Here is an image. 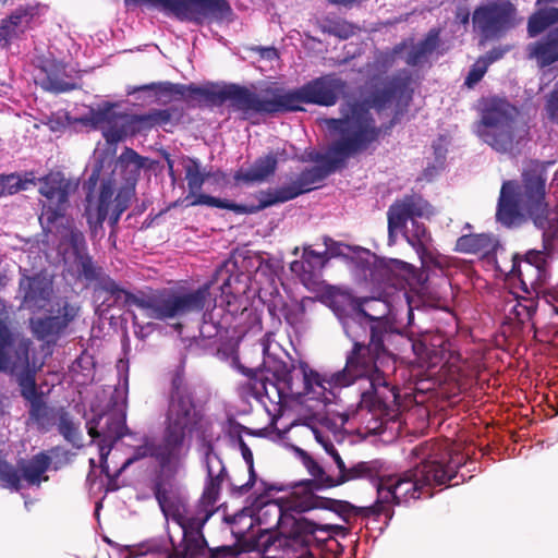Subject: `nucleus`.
<instances>
[{
    "instance_id": "nucleus-48",
    "label": "nucleus",
    "mask_w": 558,
    "mask_h": 558,
    "mask_svg": "<svg viewBox=\"0 0 558 558\" xmlns=\"http://www.w3.org/2000/svg\"><path fill=\"white\" fill-rule=\"evenodd\" d=\"M0 480L13 490H19L20 476L15 469L9 463L0 460Z\"/></svg>"
},
{
    "instance_id": "nucleus-45",
    "label": "nucleus",
    "mask_w": 558,
    "mask_h": 558,
    "mask_svg": "<svg viewBox=\"0 0 558 558\" xmlns=\"http://www.w3.org/2000/svg\"><path fill=\"white\" fill-rule=\"evenodd\" d=\"M318 508H326L325 502L313 494H306L292 501L291 505V509L296 513H304Z\"/></svg>"
},
{
    "instance_id": "nucleus-42",
    "label": "nucleus",
    "mask_w": 558,
    "mask_h": 558,
    "mask_svg": "<svg viewBox=\"0 0 558 558\" xmlns=\"http://www.w3.org/2000/svg\"><path fill=\"white\" fill-rule=\"evenodd\" d=\"M239 448H240L241 454L247 465L248 474H250L248 480L245 484L234 488L236 490V494L239 496H241V495L246 494L257 483H256V473L254 471L253 452H252L251 448L243 439L239 440Z\"/></svg>"
},
{
    "instance_id": "nucleus-8",
    "label": "nucleus",
    "mask_w": 558,
    "mask_h": 558,
    "mask_svg": "<svg viewBox=\"0 0 558 558\" xmlns=\"http://www.w3.org/2000/svg\"><path fill=\"white\" fill-rule=\"evenodd\" d=\"M151 90L161 95L185 96L186 92L192 95L201 96L213 104H222L230 101L233 110L240 111L244 119L256 113L274 114L283 112L282 89L268 90L265 97L235 84L210 85L199 87L194 84L181 85L170 82L150 83L135 87L129 90V94L135 92Z\"/></svg>"
},
{
    "instance_id": "nucleus-63",
    "label": "nucleus",
    "mask_w": 558,
    "mask_h": 558,
    "mask_svg": "<svg viewBox=\"0 0 558 558\" xmlns=\"http://www.w3.org/2000/svg\"><path fill=\"white\" fill-rule=\"evenodd\" d=\"M328 1L333 4L350 5L353 2H355L356 0H328Z\"/></svg>"
},
{
    "instance_id": "nucleus-34",
    "label": "nucleus",
    "mask_w": 558,
    "mask_h": 558,
    "mask_svg": "<svg viewBox=\"0 0 558 558\" xmlns=\"http://www.w3.org/2000/svg\"><path fill=\"white\" fill-rule=\"evenodd\" d=\"M50 465V458L45 453H38L34 456L27 462L21 464L20 470H15L20 476V487L22 488V482H26L27 485L39 486L40 482L47 481L46 472Z\"/></svg>"
},
{
    "instance_id": "nucleus-49",
    "label": "nucleus",
    "mask_w": 558,
    "mask_h": 558,
    "mask_svg": "<svg viewBox=\"0 0 558 558\" xmlns=\"http://www.w3.org/2000/svg\"><path fill=\"white\" fill-rule=\"evenodd\" d=\"M487 69L488 65L484 62V60L478 58L477 61L472 65L465 78V85H468L469 87H473L483 78V76L487 72Z\"/></svg>"
},
{
    "instance_id": "nucleus-29",
    "label": "nucleus",
    "mask_w": 558,
    "mask_h": 558,
    "mask_svg": "<svg viewBox=\"0 0 558 558\" xmlns=\"http://www.w3.org/2000/svg\"><path fill=\"white\" fill-rule=\"evenodd\" d=\"M23 304L29 310L44 308L52 292L51 281L44 275L23 276L20 280Z\"/></svg>"
},
{
    "instance_id": "nucleus-35",
    "label": "nucleus",
    "mask_w": 558,
    "mask_h": 558,
    "mask_svg": "<svg viewBox=\"0 0 558 558\" xmlns=\"http://www.w3.org/2000/svg\"><path fill=\"white\" fill-rule=\"evenodd\" d=\"M439 44V31L430 29L426 37L418 41L417 44H413L408 51L404 60L407 64L415 66L427 61L428 57L434 52Z\"/></svg>"
},
{
    "instance_id": "nucleus-52",
    "label": "nucleus",
    "mask_w": 558,
    "mask_h": 558,
    "mask_svg": "<svg viewBox=\"0 0 558 558\" xmlns=\"http://www.w3.org/2000/svg\"><path fill=\"white\" fill-rule=\"evenodd\" d=\"M19 36L14 32V29L10 26L7 19L0 21V48H4L9 46L11 40L17 38Z\"/></svg>"
},
{
    "instance_id": "nucleus-55",
    "label": "nucleus",
    "mask_w": 558,
    "mask_h": 558,
    "mask_svg": "<svg viewBox=\"0 0 558 558\" xmlns=\"http://www.w3.org/2000/svg\"><path fill=\"white\" fill-rule=\"evenodd\" d=\"M407 48V44L402 43L396 46L392 51L380 53V58L385 65L389 66L393 63L397 56L401 54L403 49Z\"/></svg>"
},
{
    "instance_id": "nucleus-12",
    "label": "nucleus",
    "mask_w": 558,
    "mask_h": 558,
    "mask_svg": "<svg viewBox=\"0 0 558 558\" xmlns=\"http://www.w3.org/2000/svg\"><path fill=\"white\" fill-rule=\"evenodd\" d=\"M475 132L496 151L510 153L526 137L527 128L518 119L515 107L494 97L483 101Z\"/></svg>"
},
{
    "instance_id": "nucleus-28",
    "label": "nucleus",
    "mask_w": 558,
    "mask_h": 558,
    "mask_svg": "<svg viewBox=\"0 0 558 558\" xmlns=\"http://www.w3.org/2000/svg\"><path fill=\"white\" fill-rule=\"evenodd\" d=\"M66 66L53 59H45L35 75V82L43 89L52 93H64L75 88V84L69 81Z\"/></svg>"
},
{
    "instance_id": "nucleus-19",
    "label": "nucleus",
    "mask_w": 558,
    "mask_h": 558,
    "mask_svg": "<svg viewBox=\"0 0 558 558\" xmlns=\"http://www.w3.org/2000/svg\"><path fill=\"white\" fill-rule=\"evenodd\" d=\"M318 416H320L318 425L314 422V418H307L305 425L311 428L316 441L332 458L341 475V482L360 478V476H371L377 472L378 462L376 461L359 462L348 469L332 442V438L336 437L333 430L336 424L331 423L326 416H322V413H318Z\"/></svg>"
},
{
    "instance_id": "nucleus-4",
    "label": "nucleus",
    "mask_w": 558,
    "mask_h": 558,
    "mask_svg": "<svg viewBox=\"0 0 558 558\" xmlns=\"http://www.w3.org/2000/svg\"><path fill=\"white\" fill-rule=\"evenodd\" d=\"M410 265L391 259L388 263L376 266L375 271L379 272L387 284L393 287L396 292L391 296L350 299L349 303L359 310H363L364 316L372 324L380 323V332H385L384 339L390 344L392 340L400 343V352L410 349L416 357L421 367H436L441 363H448L452 354L449 350V342L439 335H424L421 338H407L401 330L412 324L413 310L408 293L398 288L402 286L399 274L409 270Z\"/></svg>"
},
{
    "instance_id": "nucleus-64",
    "label": "nucleus",
    "mask_w": 558,
    "mask_h": 558,
    "mask_svg": "<svg viewBox=\"0 0 558 558\" xmlns=\"http://www.w3.org/2000/svg\"><path fill=\"white\" fill-rule=\"evenodd\" d=\"M542 3H558V0H537V4Z\"/></svg>"
},
{
    "instance_id": "nucleus-7",
    "label": "nucleus",
    "mask_w": 558,
    "mask_h": 558,
    "mask_svg": "<svg viewBox=\"0 0 558 558\" xmlns=\"http://www.w3.org/2000/svg\"><path fill=\"white\" fill-rule=\"evenodd\" d=\"M546 178L538 168L523 172L522 184L508 181L501 186L496 217L506 227L519 226L531 218L543 231L545 243L558 238V213L545 202Z\"/></svg>"
},
{
    "instance_id": "nucleus-43",
    "label": "nucleus",
    "mask_w": 558,
    "mask_h": 558,
    "mask_svg": "<svg viewBox=\"0 0 558 558\" xmlns=\"http://www.w3.org/2000/svg\"><path fill=\"white\" fill-rule=\"evenodd\" d=\"M183 544H185L184 541H183ZM136 551L138 555L157 554V555H161L163 558H168V556H171L174 554H180L182 556H185V545H183L182 551L177 550L173 553H169L168 548L166 546V543L161 538H151V539L141 543L137 546Z\"/></svg>"
},
{
    "instance_id": "nucleus-61",
    "label": "nucleus",
    "mask_w": 558,
    "mask_h": 558,
    "mask_svg": "<svg viewBox=\"0 0 558 558\" xmlns=\"http://www.w3.org/2000/svg\"><path fill=\"white\" fill-rule=\"evenodd\" d=\"M338 28L339 29L337 32V35L341 38H348L350 35L353 34V29H352L351 25L343 24V25H339Z\"/></svg>"
},
{
    "instance_id": "nucleus-10",
    "label": "nucleus",
    "mask_w": 558,
    "mask_h": 558,
    "mask_svg": "<svg viewBox=\"0 0 558 558\" xmlns=\"http://www.w3.org/2000/svg\"><path fill=\"white\" fill-rule=\"evenodd\" d=\"M145 161L146 159L135 150L125 148L117 162V168L120 169L121 177L124 180V184L119 189L117 196L112 199L116 191V179L113 178L101 181L97 201L93 199L90 193L87 194L84 215L92 232L101 228L106 219L109 220L111 226L118 223L135 194V185Z\"/></svg>"
},
{
    "instance_id": "nucleus-1",
    "label": "nucleus",
    "mask_w": 558,
    "mask_h": 558,
    "mask_svg": "<svg viewBox=\"0 0 558 558\" xmlns=\"http://www.w3.org/2000/svg\"><path fill=\"white\" fill-rule=\"evenodd\" d=\"M333 311L353 348L347 353L343 369L329 377L303 368L305 392L327 407L336 401L337 389L355 385L360 411H366L375 421L369 428L383 433L389 423H397L400 413L396 353L384 339L380 323L372 324L363 310L348 302L344 307L336 305Z\"/></svg>"
},
{
    "instance_id": "nucleus-24",
    "label": "nucleus",
    "mask_w": 558,
    "mask_h": 558,
    "mask_svg": "<svg viewBox=\"0 0 558 558\" xmlns=\"http://www.w3.org/2000/svg\"><path fill=\"white\" fill-rule=\"evenodd\" d=\"M77 315V308L66 301L59 304L57 313L31 319L34 336L47 343H54Z\"/></svg>"
},
{
    "instance_id": "nucleus-9",
    "label": "nucleus",
    "mask_w": 558,
    "mask_h": 558,
    "mask_svg": "<svg viewBox=\"0 0 558 558\" xmlns=\"http://www.w3.org/2000/svg\"><path fill=\"white\" fill-rule=\"evenodd\" d=\"M39 181V193L46 198L39 222L46 232L54 233L59 240L58 250L64 256L82 257L86 251V241L73 220L64 216L69 196L77 184L61 172H51Z\"/></svg>"
},
{
    "instance_id": "nucleus-13",
    "label": "nucleus",
    "mask_w": 558,
    "mask_h": 558,
    "mask_svg": "<svg viewBox=\"0 0 558 558\" xmlns=\"http://www.w3.org/2000/svg\"><path fill=\"white\" fill-rule=\"evenodd\" d=\"M202 413L197 409L190 388L179 377L172 381L162 436L168 444V452L172 458L181 454L186 458L189 447L185 446L187 435L198 427Z\"/></svg>"
},
{
    "instance_id": "nucleus-3",
    "label": "nucleus",
    "mask_w": 558,
    "mask_h": 558,
    "mask_svg": "<svg viewBox=\"0 0 558 558\" xmlns=\"http://www.w3.org/2000/svg\"><path fill=\"white\" fill-rule=\"evenodd\" d=\"M410 98L408 83L401 78H391L364 102L342 108L341 118L325 119L324 125L333 138L327 154L316 155L313 160L318 165L303 170L291 184L264 195L259 199V208L284 203L312 191L349 158L367 150L381 135V128L377 125L369 109L379 112L395 102L399 105L403 99L408 102Z\"/></svg>"
},
{
    "instance_id": "nucleus-54",
    "label": "nucleus",
    "mask_w": 558,
    "mask_h": 558,
    "mask_svg": "<svg viewBox=\"0 0 558 558\" xmlns=\"http://www.w3.org/2000/svg\"><path fill=\"white\" fill-rule=\"evenodd\" d=\"M512 311L515 314L517 318L520 319L521 322L530 319L535 313L533 304L523 305L519 302L513 306Z\"/></svg>"
},
{
    "instance_id": "nucleus-16",
    "label": "nucleus",
    "mask_w": 558,
    "mask_h": 558,
    "mask_svg": "<svg viewBox=\"0 0 558 558\" xmlns=\"http://www.w3.org/2000/svg\"><path fill=\"white\" fill-rule=\"evenodd\" d=\"M126 7L147 5L180 21L202 23L208 17L222 19L230 12L226 0H124Z\"/></svg>"
},
{
    "instance_id": "nucleus-2",
    "label": "nucleus",
    "mask_w": 558,
    "mask_h": 558,
    "mask_svg": "<svg viewBox=\"0 0 558 558\" xmlns=\"http://www.w3.org/2000/svg\"><path fill=\"white\" fill-rule=\"evenodd\" d=\"M216 277L222 280L218 288V298H214V281L198 288L180 286L154 292L132 293L116 281L108 280L104 282V289L116 302L135 306L150 319L168 322L204 311L199 338L195 340V344L202 345L204 350H211L213 345L221 344L228 338L255 333L262 329L260 317L245 295L247 283L239 275L229 274L223 268L217 270Z\"/></svg>"
},
{
    "instance_id": "nucleus-50",
    "label": "nucleus",
    "mask_w": 558,
    "mask_h": 558,
    "mask_svg": "<svg viewBox=\"0 0 558 558\" xmlns=\"http://www.w3.org/2000/svg\"><path fill=\"white\" fill-rule=\"evenodd\" d=\"M217 356L229 363V365L232 368H236L239 371H242V366L239 361V356L233 348H217Z\"/></svg>"
},
{
    "instance_id": "nucleus-21",
    "label": "nucleus",
    "mask_w": 558,
    "mask_h": 558,
    "mask_svg": "<svg viewBox=\"0 0 558 558\" xmlns=\"http://www.w3.org/2000/svg\"><path fill=\"white\" fill-rule=\"evenodd\" d=\"M548 254L544 251L532 250L525 254L524 259H513L512 275L518 277L522 288L529 292L541 289L548 278Z\"/></svg>"
},
{
    "instance_id": "nucleus-26",
    "label": "nucleus",
    "mask_w": 558,
    "mask_h": 558,
    "mask_svg": "<svg viewBox=\"0 0 558 558\" xmlns=\"http://www.w3.org/2000/svg\"><path fill=\"white\" fill-rule=\"evenodd\" d=\"M203 463L207 472V482L202 495V504L207 505L209 510L215 511V505L227 471L221 458L211 447L206 448Z\"/></svg>"
},
{
    "instance_id": "nucleus-40",
    "label": "nucleus",
    "mask_w": 558,
    "mask_h": 558,
    "mask_svg": "<svg viewBox=\"0 0 558 558\" xmlns=\"http://www.w3.org/2000/svg\"><path fill=\"white\" fill-rule=\"evenodd\" d=\"M171 119V114L165 109H154L141 116L130 117V132L134 131L135 126L153 128L156 125H165Z\"/></svg>"
},
{
    "instance_id": "nucleus-33",
    "label": "nucleus",
    "mask_w": 558,
    "mask_h": 558,
    "mask_svg": "<svg viewBox=\"0 0 558 558\" xmlns=\"http://www.w3.org/2000/svg\"><path fill=\"white\" fill-rule=\"evenodd\" d=\"M292 519L295 534L303 535L305 543L328 538L342 530L340 525L317 523L303 517Z\"/></svg>"
},
{
    "instance_id": "nucleus-15",
    "label": "nucleus",
    "mask_w": 558,
    "mask_h": 558,
    "mask_svg": "<svg viewBox=\"0 0 558 558\" xmlns=\"http://www.w3.org/2000/svg\"><path fill=\"white\" fill-rule=\"evenodd\" d=\"M272 333L268 332L260 341L264 359H270L272 353ZM267 360L264 365L267 371H256L246 378V386L251 390V395L257 401L266 405V401L271 404H280L288 390L292 389L291 373L287 365L280 361H272V366H267Z\"/></svg>"
},
{
    "instance_id": "nucleus-30",
    "label": "nucleus",
    "mask_w": 558,
    "mask_h": 558,
    "mask_svg": "<svg viewBox=\"0 0 558 558\" xmlns=\"http://www.w3.org/2000/svg\"><path fill=\"white\" fill-rule=\"evenodd\" d=\"M289 157L290 155L284 148L270 151L256 159L248 169L241 170L236 174V179L247 183L264 182L275 173L278 162L287 160Z\"/></svg>"
},
{
    "instance_id": "nucleus-41",
    "label": "nucleus",
    "mask_w": 558,
    "mask_h": 558,
    "mask_svg": "<svg viewBox=\"0 0 558 558\" xmlns=\"http://www.w3.org/2000/svg\"><path fill=\"white\" fill-rule=\"evenodd\" d=\"M315 303L313 299L306 298L301 302H294L286 305L283 308V316L286 322L295 330L304 328L305 324V310L306 305Z\"/></svg>"
},
{
    "instance_id": "nucleus-25",
    "label": "nucleus",
    "mask_w": 558,
    "mask_h": 558,
    "mask_svg": "<svg viewBox=\"0 0 558 558\" xmlns=\"http://www.w3.org/2000/svg\"><path fill=\"white\" fill-rule=\"evenodd\" d=\"M324 243L326 251L323 253L316 252L311 246H304V252L301 260H293L290 265L291 271L296 275L305 287H311L316 283L319 271L322 270L326 256L336 254L331 245L335 244L330 238H325Z\"/></svg>"
},
{
    "instance_id": "nucleus-20",
    "label": "nucleus",
    "mask_w": 558,
    "mask_h": 558,
    "mask_svg": "<svg viewBox=\"0 0 558 558\" xmlns=\"http://www.w3.org/2000/svg\"><path fill=\"white\" fill-rule=\"evenodd\" d=\"M184 173L189 187V195L186 196V199H191L189 203L190 206L206 205L210 207L229 209L238 214L247 213L245 206L199 193L209 174L203 171L198 159L189 158L184 165Z\"/></svg>"
},
{
    "instance_id": "nucleus-57",
    "label": "nucleus",
    "mask_w": 558,
    "mask_h": 558,
    "mask_svg": "<svg viewBox=\"0 0 558 558\" xmlns=\"http://www.w3.org/2000/svg\"><path fill=\"white\" fill-rule=\"evenodd\" d=\"M305 464H306L310 473L314 477L319 478L323 475L324 471H323L322 466L318 465L315 461L308 459V461H306Z\"/></svg>"
},
{
    "instance_id": "nucleus-23",
    "label": "nucleus",
    "mask_w": 558,
    "mask_h": 558,
    "mask_svg": "<svg viewBox=\"0 0 558 558\" xmlns=\"http://www.w3.org/2000/svg\"><path fill=\"white\" fill-rule=\"evenodd\" d=\"M85 122L99 129L107 143L111 145L121 142L130 132V116L116 112L109 104L92 110Z\"/></svg>"
},
{
    "instance_id": "nucleus-36",
    "label": "nucleus",
    "mask_w": 558,
    "mask_h": 558,
    "mask_svg": "<svg viewBox=\"0 0 558 558\" xmlns=\"http://www.w3.org/2000/svg\"><path fill=\"white\" fill-rule=\"evenodd\" d=\"M496 240L488 234H466L457 240L456 247L462 253L487 255L496 247Z\"/></svg>"
},
{
    "instance_id": "nucleus-5",
    "label": "nucleus",
    "mask_w": 558,
    "mask_h": 558,
    "mask_svg": "<svg viewBox=\"0 0 558 558\" xmlns=\"http://www.w3.org/2000/svg\"><path fill=\"white\" fill-rule=\"evenodd\" d=\"M413 454L421 460L414 469L400 475L380 477L381 464L377 472L365 477L376 482L377 500L369 507V512L391 518L390 506L407 504L411 499L432 497V488L450 483L457 477V470L463 457L452 453L447 441H425L413 449ZM377 462V460H375Z\"/></svg>"
},
{
    "instance_id": "nucleus-59",
    "label": "nucleus",
    "mask_w": 558,
    "mask_h": 558,
    "mask_svg": "<svg viewBox=\"0 0 558 558\" xmlns=\"http://www.w3.org/2000/svg\"><path fill=\"white\" fill-rule=\"evenodd\" d=\"M65 125L61 116L52 117L49 119V126L52 131H58Z\"/></svg>"
},
{
    "instance_id": "nucleus-47",
    "label": "nucleus",
    "mask_w": 558,
    "mask_h": 558,
    "mask_svg": "<svg viewBox=\"0 0 558 558\" xmlns=\"http://www.w3.org/2000/svg\"><path fill=\"white\" fill-rule=\"evenodd\" d=\"M29 402V416L39 425H44L48 417V407L46 405L41 396L28 401Z\"/></svg>"
},
{
    "instance_id": "nucleus-53",
    "label": "nucleus",
    "mask_w": 558,
    "mask_h": 558,
    "mask_svg": "<svg viewBox=\"0 0 558 558\" xmlns=\"http://www.w3.org/2000/svg\"><path fill=\"white\" fill-rule=\"evenodd\" d=\"M509 51V47H495L489 50L485 56L481 57L482 60L489 66L492 63L501 59Z\"/></svg>"
},
{
    "instance_id": "nucleus-38",
    "label": "nucleus",
    "mask_w": 558,
    "mask_h": 558,
    "mask_svg": "<svg viewBox=\"0 0 558 558\" xmlns=\"http://www.w3.org/2000/svg\"><path fill=\"white\" fill-rule=\"evenodd\" d=\"M555 23H558V8L541 9L529 17L527 35L534 38Z\"/></svg>"
},
{
    "instance_id": "nucleus-27",
    "label": "nucleus",
    "mask_w": 558,
    "mask_h": 558,
    "mask_svg": "<svg viewBox=\"0 0 558 558\" xmlns=\"http://www.w3.org/2000/svg\"><path fill=\"white\" fill-rule=\"evenodd\" d=\"M168 447L163 436L158 444L146 439L143 445L135 448L133 456L123 462L121 468L116 472V476L120 475L134 461L146 457H153L157 461L159 471L175 469L180 463V459L183 457L180 454L179 458H172L168 452Z\"/></svg>"
},
{
    "instance_id": "nucleus-60",
    "label": "nucleus",
    "mask_w": 558,
    "mask_h": 558,
    "mask_svg": "<svg viewBox=\"0 0 558 558\" xmlns=\"http://www.w3.org/2000/svg\"><path fill=\"white\" fill-rule=\"evenodd\" d=\"M99 177V169H94L88 181L86 182V187L89 192L95 187Z\"/></svg>"
},
{
    "instance_id": "nucleus-37",
    "label": "nucleus",
    "mask_w": 558,
    "mask_h": 558,
    "mask_svg": "<svg viewBox=\"0 0 558 558\" xmlns=\"http://www.w3.org/2000/svg\"><path fill=\"white\" fill-rule=\"evenodd\" d=\"M254 517L255 522L266 532L283 525L286 520L281 506L275 501L264 502Z\"/></svg>"
},
{
    "instance_id": "nucleus-17",
    "label": "nucleus",
    "mask_w": 558,
    "mask_h": 558,
    "mask_svg": "<svg viewBox=\"0 0 558 558\" xmlns=\"http://www.w3.org/2000/svg\"><path fill=\"white\" fill-rule=\"evenodd\" d=\"M345 83L336 75H325L312 80L303 86L284 92L282 90V102L284 111L303 110L302 104L318 106H333L344 93Z\"/></svg>"
},
{
    "instance_id": "nucleus-46",
    "label": "nucleus",
    "mask_w": 558,
    "mask_h": 558,
    "mask_svg": "<svg viewBox=\"0 0 558 558\" xmlns=\"http://www.w3.org/2000/svg\"><path fill=\"white\" fill-rule=\"evenodd\" d=\"M19 385L21 388V395L25 400L31 401L40 396L36 389L35 378L31 373L24 372L21 374L19 376Z\"/></svg>"
},
{
    "instance_id": "nucleus-6",
    "label": "nucleus",
    "mask_w": 558,
    "mask_h": 558,
    "mask_svg": "<svg viewBox=\"0 0 558 558\" xmlns=\"http://www.w3.org/2000/svg\"><path fill=\"white\" fill-rule=\"evenodd\" d=\"M185 459H180L175 469L158 471L153 481V493L167 522L174 523L185 542L186 555L195 557L206 554V541L202 530L214 510L202 504L194 509L187 505V493L178 477L184 473Z\"/></svg>"
},
{
    "instance_id": "nucleus-32",
    "label": "nucleus",
    "mask_w": 558,
    "mask_h": 558,
    "mask_svg": "<svg viewBox=\"0 0 558 558\" xmlns=\"http://www.w3.org/2000/svg\"><path fill=\"white\" fill-rule=\"evenodd\" d=\"M44 11L45 7L39 3L20 5L7 17V22H9L16 35L20 36L38 23Z\"/></svg>"
},
{
    "instance_id": "nucleus-18",
    "label": "nucleus",
    "mask_w": 558,
    "mask_h": 558,
    "mask_svg": "<svg viewBox=\"0 0 558 558\" xmlns=\"http://www.w3.org/2000/svg\"><path fill=\"white\" fill-rule=\"evenodd\" d=\"M523 21L517 7L509 1H488L477 7L472 15L474 31L486 39H499Z\"/></svg>"
},
{
    "instance_id": "nucleus-39",
    "label": "nucleus",
    "mask_w": 558,
    "mask_h": 558,
    "mask_svg": "<svg viewBox=\"0 0 558 558\" xmlns=\"http://www.w3.org/2000/svg\"><path fill=\"white\" fill-rule=\"evenodd\" d=\"M29 184H35L33 172L23 175L19 173L0 174V197L27 190Z\"/></svg>"
},
{
    "instance_id": "nucleus-44",
    "label": "nucleus",
    "mask_w": 558,
    "mask_h": 558,
    "mask_svg": "<svg viewBox=\"0 0 558 558\" xmlns=\"http://www.w3.org/2000/svg\"><path fill=\"white\" fill-rule=\"evenodd\" d=\"M58 429L60 434L74 446H78L80 432L78 426L73 422L68 413H62L59 417Z\"/></svg>"
},
{
    "instance_id": "nucleus-56",
    "label": "nucleus",
    "mask_w": 558,
    "mask_h": 558,
    "mask_svg": "<svg viewBox=\"0 0 558 558\" xmlns=\"http://www.w3.org/2000/svg\"><path fill=\"white\" fill-rule=\"evenodd\" d=\"M282 266L280 260L277 259H268L260 264L259 270L264 271L268 269L271 276H277L281 270Z\"/></svg>"
},
{
    "instance_id": "nucleus-62",
    "label": "nucleus",
    "mask_w": 558,
    "mask_h": 558,
    "mask_svg": "<svg viewBox=\"0 0 558 558\" xmlns=\"http://www.w3.org/2000/svg\"><path fill=\"white\" fill-rule=\"evenodd\" d=\"M217 558V556L213 553H209L208 550H206V554L205 555H197L195 557H191L190 555H186L185 556H182L180 554H174V555H171V556H168V558Z\"/></svg>"
},
{
    "instance_id": "nucleus-22",
    "label": "nucleus",
    "mask_w": 558,
    "mask_h": 558,
    "mask_svg": "<svg viewBox=\"0 0 558 558\" xmlns=\"http://www.w3.org/2000/svg\"><path fill=\"white\" fill-rule=\"evenodd\" d=\"M29 343L15 337L4 320L0 319V371L16 373L28 367Z\"/></svg>"
},
{
    "instance_id": "nucleus-14",
    "label": "nucleus",
    "mask_w": 558,
    "mask_h": 558,
    "mask_svg": "<svg viewBox=\"0 0 558 558\" xmlns=\"http://www.w3.org/2000/svg\"><path fill=\"white\" fill-rule=\"evenodd\" d=\"M433 214L430 204L418 194L404 195L396 199L387 211L389 244L396 242V235L400 232L423 259L428 252L432 238L425 225L415 218H429Z\"/></svg>"
},
{
    "instance_id": "nucleus-31",
    "label": "nucleus",
    "mask_w": 558,
    "mask_h": 558,
    "mask_svg": "<svg viewBox=\"0 0 558 558\" xmlns=\"http://www.w3.org/2000/svg\"><path fill=\"white\" fill-rule=\"evenodd\" d=\"M527 58L542 69L558 62V26L526 46Z\"/></svg>"
},
{
    "instance_id": "nucleus-51",
    "label": "nucleus",
    "mask_w": 558,
    "mask_h": 558,
    "mask_svg": "<svg viewBox=\"0 0 558 558\" xmlns=\"http://www.w3.org/2000/svg\"><path fill=\"white\" fill-rule=\"evenodd\" d=\"M132 323L134 327V333L141 340L146 339L157 326L154 323L140 324L135 314H132Z\"/></svg>"
},
{
    "instance_id": "nucleus-11",
    "label": "nucleus",
    "mask_w": 558,
    "mask_h": 558,
    "mask_svg": "<svg viewBox=\"0 0 558 558\" xmlns=\"http://www.w3.org/2000/svg\"><path fill=\"white\" fill-rule=\"evenodd\" d=\"M118 384L110 398V411L97 414L86 422L88 435L97 441L101 471L110 476L107 458L113 444L124 436L129 393V361L117 362Z\"/></svg>"
},
{
    "instance_id": "nucleus-58",
    "label": "nucleus",
    "mask_w": 558,
    "mask_h": 558,
    "mask_svg": "<svg viewBox=\"0 0 558 558\" xmlns=\"http://www.w3.org/2000/svg\"><path fill=\"white\" fill-rule=\"evenodd\" d=\"M433 148H434L436 161H437L438 166L440 167V166H442L444 160H445L446 149L442 147V145L440 143L434 144Z\"/></svg>"
}]
</instances>
